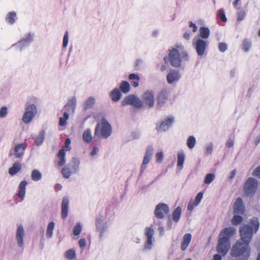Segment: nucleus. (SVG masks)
Returning a JSON list of instances; mask_svg holds the SVG:
<instances>
[{
	"label": "nucleus",
	"instance_id": "1",
	"mask_svg": "<svg viewBox=\"0 0 260 260\" xmlns=\"http://www.w3.org/2000/svg\"><path fill=\"white\" fill-rule=\"evenodd\" d=\"M249 225H244L240 227L239 232L243 242L237 241L231 250L232 256L239 257V260H247L250 255L249 244L253 233H255L259 228L258 218L253 217L250 221Z\"/></svg>",
	"mask_w": 260,
	"mask_h": 260
},
{
	"label": "nucleus",
	"instance_id": "2",
	"mask_svg": "<svg viewBox=\"0 0 260 260\" xmlns=\"http://www.w3.org/2000/svg\"><path fill=\"white\" fill-rule=\"evenodd\" d=\"M235 229L232 227L226 228L222 230L218 240L217 251L222 255H225L230 247V238L235 234Z\"/></svg>",
	"mask_w": 260,
	"mask_h": 260
},
{
	"label": "nucleus",
	"instance_id": "3",
	"mask_svg": "<svg viewBox=\"0 0 260 260\" xmlns=\"http://www.w3.org/2000/svg\"><path fill=\"white\" fill-rule=\"evenodd\" d=\"M168 59L172 66L179 67L182 60H187L188 54L182 45H177L170 50Z\"/></svg>",
	"mask_w": 260,
	"mask_h": 260
},
{
	"label": "nucleus",
	"instance_id": "4",
	"mask_svg": "<svg viewBox=\"0 0 260 260\" xmlns=\"http://www.w3.org/2000/svg\"><path fill=\"white\" fill-rule=\"evenodd\" d=\"M112 127L105 117L98 122L94 129V138L107 139L112 134Z\"/></svg>",
	"mask_w": 260,
	"mask_h": 260
},
{
	"label": "nucleus",
	"instance_id": "5",
	"mask_svg": "<svg viewBox=\"0 0 260 260\" xmlns=\"http://www.w3.org/2000/svg\"><path fill=\"white\" fill-rule=\"evenodd\" d=\"M258 182L253 178H249L245 182L243 189L247 196H253L256 191Z\"/></svg>",
	"mask_w": 260,
	"mask_h": 260
},
{
	"label": "nucleus",
	"instance_id": "6",
	"mask_svg": "<svg viewBox=\"0 0 260 260\" xmlns=\"http://www.w3.org/2000/svg\"><path fill=\"white\" fill-rule=\"evenodd\" d=\"M71 144V140L70 138H67L65 140L64 142V146L63 147L59 150L58 154L57 157L59 159L57 165L59 167L62 166L66 162V153L65 151H70L71 149V147L70 146Z\"/></svg>",
	"mask_w": 260,
	"mask_h": 260
},
{
	"label": "nucleus",
	"instance_id": "7",
	"mask_svg": "<svg viewBox=\"0 0 260 260\" xmlns=\"http://www.w3.org/2000/svg\"><path fill=\"white\" fill-rule=\"evenodd\" d=\"M121 104L123 106L131 105L138 108H141L143 107L142 101L133 94L126 96L122 101Z\"/></svg>",
	"mask_w": 260,
	"mask_h": 260
},
{
	"label": "nucleus",
	"instance_id": "8",
	"mask_svg": "<svg viewBox=\"0 0 260 260\" xmlns=\"http://www.w3.org/2000/svg\"><path fill=\"white\" fill-rule=\"evenodd\" d=\"M37 113V107L31 104L26 107L25 112L23 114L22 120L25 123H28L32 119Z\"/></svg>",
	"mask_w": 260,
	"mask_h": 260
},
{
	"label": "nucleus",
	"instance_id": "9",
	"mask_svg": "<svg viewBox=\"0 0 260 260\" xmlns=\"http://www.w3.org/2000/svg\"><path fill=\"white\" fill-rule=\"evenodd\" d=\"M208 44L207 41H204L202 39L193 40V45L198 55L202 56L205 53Z\"/></svg>",
	"mask_w": 260,
	"mask_h": 260
},
{
	"label": "nucleus",
	"instance_id": "10",
	"mask_svg": "<svg viewBox=\"0 0 260 260\" xmlns=\"http://www.w3.org/2000/svg\"><path fill=\"white\" fill-rule=\"evenodd\" d=\"M142 102L149 108H152L154 105L155 98L152 91H146L142 96Z\"/></svg>",
	"mask_w": 260,
	"mask_h": 260
},
{
	"label": "nucleus",
	"instance_id": "11",
	"mask_svg": "<svg viewBox=\"0 0 260 260\" xmlns=\"http://www.w3.org/2000/svg\"><path fill=\"white\" fill-rule=\"evenodd\" d=\"M169 208L168 205L164 203H159L155 207L154 214L158 219L163 218L165 215L169 213Z\"/></svg>",
	"mask_w": 260,
	"mask_h": 260
},
{
	"label": "nucleus",
	"instance_id": "12",
	"mask_svg": "<svg viewBox=\"0 0 260 260\" xmlns=\"http://www.w3.org/2000/svg\"><path fill=\"white\" fill-rule=\"evenodd\" d=\"M27 147V144L24 143H22L16 145L12 151L10 152V155H13L15 158H20L22 157L24 155V151Z\"/></svg>",
	"mask_w": 260,
	"mask_h": 260
},
{
	"label": "nucleus",
	"instance_id": "13",
	"mask_svg": "<svg viewBox=\"0 0 260 260\" xmlns=\"http://www.w3.org/2000/svg\"><path fill=\"white\" fill-rule=\"evenodd\" d=\"M169 96V91L167 89H163L158 94L156 98V106L160 108L166 103Z\"/></svg>",
	"mask_w": 260,
	"mask_h": 260
},
{
	"label": "nucleus",
	"instance_id": "14",
	"mask_svg": "<svg viewBox=\"0 0 260 260\" xmlns=\"http://www.w3.org/2000/svg\"><path fill=\"white\" fill-rule=\"evenodd\" d=\"M79 162H74V164L69 167H65L62 169V174L66 178H69L71 175L72 172L75 173L79 168Z\"/></svg>",
	"mask_w": 260,
	"mask_h": 260
},
{
	"label": "nucleus",
	"instance_id": "15",
	"mask_svg": "<svg viewBox=\"0 0 260 260\" xmlns=\"http://www.w3.org/2000/svg\"><path fill=\"white\" fill-rule=\"evenodd\" d=\"M234 212L235 214H243L245 211V207L241 198H238L234 204Z\"/></svg>",
	"mask_w": 260,
	"mask_h": 260
},
{
	"label": "nucleus",
	"instance_id": "16",
	"mask_svg": "<svg viewBox=\"0 0 260 260\" xmlns=\"http://www.w3.org/2000/svg\"><path fill=\"white\" fill-rule=\"evenodd\" d=\"M174 122L173 117H168L165 120L162 121L159 125L156 126V130L158 132H163L167 130Z\"/></svg>",
	"mask_w": 260,
	"mask_h": 260
},
{
	"label": "nucleus",
	"instance_id": "17",
	"mask_svg": "<svg viewBox=\"0 0 260 260\" xmlns=\"http://www.w3.org/2000/svg\"><path fill=\"white\" fill-rule=\"evenodd\" d=\"M69 200L68 198L64 197L62 199L61 203V217L63 219L67 218L68 215Z\"/></svg>",
	"mask_w": 260,
	"mask_h": 260
},
{
	"label": "nucleus",
	"instance_id": "18",
	"mask_svg": "<svg viewBox=\"0 0 260 260\" xmlns=\"http://www.w3.org/2000/svg\"><path fill=\"white\" fill-rule=\"evenodd\" d=\"M153 154V148L151 146L147 148L144 156L142 165L141 167V171H144L146 168V165L149 162L151 157Z\"/></svg>",
	"mask_w": 260,
	"mask_h": 260
},
{
	"label": "nucleus",
	"instance_id": "19",
	"mask_svg": "<svg viewBox=\"0 0 260 260\" xmlns=\"http://www.w3.org/2000/svg\"><path fill=\"white\" fill-rule=\"evenodd\" d=\"M203 193L202 192H199L197 194L194 201H189L187 207L188 210L189 211H191L193 210L194 207L198 205V204L200 203L202 199L203 198Z\"/></svg>",
	"mask_w": 260,
	"mask_h": 260
},
{
	"label": "nucleus",
	"instance_id": "20",
	"mask_svg": "<svg viewBox=\"0 0 260 260\" xmlns=\"http://www.w3.org/2000/svg\"><path fill=\"white\" fill-rule=\"evenodd\" d=\"M192 238V236L190 233L185 234L183 238L181 243V249L182 251H185L189 245Z\"/></svg>",
	"mask_w": 260,
	"mask_h": 260
},
{
	"label": "nucleus",
	"instance_id": "21",
	"mask_svg": "<svg viewBox=\"0 0 260 260\" xmlns=\"http://www.w3.org/2000/svg\"><path fill=\"white\" fill-rule=\"evenodd\" d=\"M24 236V230L21 225L18 226L16 232V239L18 245L19 247L23 246V239Z\"/></svg>",
	"mask_w": 260,
	"mask_h": 260
},
{
	"label": "nucleus",
	"instance_id": "22",
	"mask_svg": "<svg viewBox=\"0 0 260 260\" xmlns=\"http://www.w3.org/2000/svg\"><path fill=\"white\" fill-rule=\"evenodd\" d=\"M180 76L177 71L175 70L171 71L167 75V81L169 83L172 84L174 82L178 80Z\"/></svg>",
	"mask_w": 260,
	"mask_h": 260
},
{
	"label": "nucleus",
	"instance_id": "23",
	"mask_svg": "<svg viewBox=\"0 0 260 260\" xmlns=\"http://www.w3.org/2000/svg\"><path fill=\"white\" fill-rule=\"evenodd\" d=\"M27 184L26 181H22L19 185V190L18 192V197L21 199L23 198L25 193V187Z\"/></svg>",
	"mask_w": 260,
	"mask_h": 260
},
{
	"label": "nucleus",
	"instance_id": "24",
	"mask_svg": "<svg viewBox=\"0 0 260 260\" xmlns=\"http://www.w3.org/2000/svg\"><path fill=\"white\" fill-rule=\"evenodd\" d=\"M21 169V164L19 162H15L12 167L9 170V173L11 175H14Z\"/></svg>",
	"mask_w": 260,
	"mask_h": 260
},
{
	"label": "nucleus",
	"instance_id": "25",
	"mask_svg": "<svg viewBox=\"0 0 260 260\" xmlns=\"http://www.w3.org/2000/svg\"><path fill=\"white\" fill-rule=\"evenodd\" d=\"M129 80H131V84L134 87H137L139 86L140 77L139 76L134 73H132L129 75Z\"/></svg>",
	"mask_w": 260,
	"mask_h": 260
},
{
	"label": "nucleus",
	"instance_id": "26",
	"mask_svg": "<svg viewBox=\"0 0 260 260\" xmlns=\"http://www.w3.org/2000/svg\"><path fill=\"white\" fill-rule=\"evenodd\" d=\"M83 140L86 143H89L92 141V137L90 129H87L83 134Z\"/></svg>",
	"mask_w": 260,
	"mask_h": 260
},
{
	"label": "nucleus",
	"instance_id": "27",
	"mask_svg": "<svg viewBox=\"0 0 260 260\" xmlns=\"http://www.w3.org/2000/svg\"><path fill=\"white\" fill-rule=\"evenodd\" d=\"M200 36L202 39H208L210 35V30L206 27H201L200 29Z\"/></svg>",
	"mask_w": 260,
	"mask_h": 260
},
{
	"label": "nucleus",
	"instance_id": "28",
	"mask_svg": "<svg viewBox=\"0 0 260 260\" xmlns=\"http://www.w3.org/2000/svg\"><path fill=\"white\" fill-rule=\"evenodd\" d=\"M111 97L113 101H118L121 96V92L117 88H115L111 92Z\"/></svg>",
	"mask_w": 260,
	"mask_h": 260
},
{
	"label": "nucleus",
	"instance_id": "29",
	"mask_svg": "<svg viewBox=\"0 0 260 260\" xmlns=\"http://www.w3.org/2000/svg\"><path fill=\"white\" fill-rule=\"evenodd\" d=\"M76 106V99L73 97L70 100H69L67 105H65L64 108L67 109L68 111L72 110L73 111L75 110Z\"/></svg>",
	"mask_w": 260,
	"mask_h": 260
},
{
	"label": "nucleus",
	"instance_id": "30",
	"mask_svg": "<svg viewBox=\"0 0 260 260\" xmlns=\"http://www.w3.org/2000/svg\"><path fill=\"white\" fill-rule=\"evenodd\" d=\"M181 214V208L180 207H177L173 212L172 216L173 219L176 222H177L180 218Z\"/></svg>",
	"mask_w": 260,
	"mask_h": 260
},
{
	"label": "nucleus",
	"instance_id": "31",
	"mask_svg": "<svg viewBox=\"0 0 260 260\" xmlns=\"http://www.w3.org/2000/svg\"><path fill=\"white\" fill-rule=\"evenodd\" d=\"M16 18V13L14 12H10L6 16V20L10 24H13L15 22Z\"/></svg>",
	"mask_w": 260,
	"mask_h": 260
},
{
	"label": "nucleus",
	"instance_id": "32",
	"mask_svg": "<svg viewBox=\"0 0 260 260\" xmlns=\"http://www.w3.org/2000/svg\"><path fill=\"white\" fill-rule=\"evenodd\" d=\"M120 90L124 93H127L130 90V85L127 81H122L119 86Z\"/></svg>",
	"mask_w": 260,
	"mask_h": 260
},
{
	"label": "nucleus",
	"instance_id": "33",
	"mask_svg": "<svg viewBox=\"0 0 260 260\" xmlns=\"http://www.w3.org/2000/svg\"><path fill=\"white\" fill-rule=\"evenodd\" d=\"M42 175L41 172L36 169L33 170L31 172V177L34 181H37L42 178Z\"/></svg>",
	"mask_w": 260,
	"mask_h": 260
},
{
	"label": "nucleus",
	"instance_id": "34",
	"mask_svg": "<svg viewBox=\"0 0 260 260\" xmlns=\"http://www.w3.org/2000/svg\"><path fill=\"white\" fill-rule=\"evenodd\" d=\"M32 40V36L30 34H28L26 38L22 39L17 44V45L21 46L25 44H29Z\"/></svg>",
	"mask_w": 260,
	"mask_h": 260
},
{
	"label": "nucleus",
	"instance_id": "35",
	"mask_svg": "<svg viewBox=\"0 0 260 260\" xmlns=\"http://www.w3.org/2000/svg\"><path fill=\"white\" fill-rule=\"evenodd\" d=\"M54 228V223L53 222L49 223L46 231V236L47 238H50L52 236Z\"/></svg>",
	"mask_w": 260,
	"mask_h": 260
},
{
	"label": "nucleus",
	"instance_id": "36",
	"mask_svg": "<svg viewBox=\"0 0 260 260\" xmlns=\"http://www.w3.org/2000/svg\"><path fill=\"white\" fill-rule=\"evenodd\" d=\"M64 256L66 258L72 260L76 257V253L75 250L71 249L67 251L64 253Z\"/></svg>",
	"mask_w": 260,
	"mask_h": 260
},
{
	"label": "nucleus",
	"instance_id": "37",
	"mask_svg": "<svg viewBox=\"0 0 260 260\" xmlns=\"http://www.w3.org/2000/svg\"><path fill=\"white\" fill-rule=\"evenodd\" d=\"M185 159V155L183 152L179 153L177 155V166L182 168L184 161Z\"/></svg>",
	"mask_w": 260,
	"mask_h": 260
},
{
	"label": "nucleus",
	"instance_id": "38",
	"mask_svg": "<svg viewBox=\"0 0 260 260\" xmlns=\"http://www.w3.org/2000/svg\"><path fill=\"white\" fill-rule=\"evenodd\" d=\"M44 132L42 131L39 136L35 139V143L39 146L41 145L44 140Z\"/></svg>",
	"mask_w": 260,
	"mask_h": 260
},
{
	"label": "nucleus",
	"instance_id": "39",
	"mask_svg": "<svg viewBox=\"0 0 260 260\" xmlns=\"http://www.w3.org/2000/svg\"><path fill=\"white\" fill-rule=\"evenodd\" d=\"M69 118V114L68 112H64L63 117L59 118V124L60 126H64L67 124V120Z\"/></svg>",
	"mask_w": 260,
	"mask_h": 260
},
{
	"label": "nucleus",
	"instance_id": "40",
	"mask_svg": "<svg viewBox=\"0 0 260 260\" xmlns=\"http://www.w3.org/2000/svg\"><path fill=\"white\" fill-rule=\"evenodd\" d=\"M196 139L193 136H189L187 141V145L189 149H192L196 144Z\"/></svg>",
	"mask_w": 260,
	"mask_h": 260
},
{
	"label": "nucleus",
	"instance_id": "41",
	"mask_svg": "<svg viewBox=\"0 0 260 260\" xmlns=\"http://www.w3.org/2000/svg\"><path fill=\"white\" fill-rule=\"evenodd\" d=\"M251 42L247 39H244L242 42V49L245 52L249 51L251 48Z\"/></svg>",
	"mask_w": 260,
	"mask_h": 260
},
{
	"label": "nucleus",
	"instance_id": "42",
	"mask_svg": "<svg viewBox=\"0 0 260 260\" xmlns=\"http://www.w3.org/2000/svg\"><path fill=\"white\" fill-rule=\"evenodd\" d=\"M242 220L243 218L241 216L236 215L234 216L232 222L233 225H238L241 223Z\"/></svg>",
	"mask_w": 260,
	"mask_h": 260
},
{
	"label": "nucleus",
	"instance_id": "43",
	"mask_svg": "<svg viewBox=\"0 0 260 260\" xmlns=\"http://www.w3.org/2000/svg\"><path fill=\"white\" fill-rule=\"evenodd\" d=\"M94 103V99L92 97L89 98L85 103V108L88 109L91 107Z\"/></svg>",
	"mask_w": 260,
	"mask_h": 260
},
{
	"label": "nucleus",
	"instance_id": "44",
	"mask_svg": "<svg viewBox=\"0 0 260 260\" xmlns=\"http://www.w3.org/2000/svg\"><path fill=\"white\" fill-rule=\"evenodd\" d=\"M215 178V175L214 174H208L204 180V183L205 184L210 183Z\"/></svg>",
	"mask_w": 260,
	"mask_h": 260
},
{
	"label": "nucleus",
	"instance_id": "45",
	"mask_svg": "<svg viewBox=\"0 0 260 260\" xmlns=\"http://www.w3.org/2000/svg\"><path fill=\"white\" fill-rule=\"evenodd\" d=\"M81 230H82L81 225L80 223H78L76 224V225L74 228L73 233L75 235L78 236L80 234Z\"/></svg>",
	"mask_w": 260,
	"mask_h": 260
},
{
	"label": "nucleus",
	"instance_id": "46",
	"mask_svg": "<svg viewBox=\"0 0 260 260\" xmlns=\"http://www.w3.org/2000/svg\"><path fill=\"white\" fill-rule=\"evenodd\" d=\"M217 16L219 18L221 19L223 22H226L227 21L226 17L223 10L218 11Z\"/></svg>",
	"mask_w": 260,
	"mask_h": 260
},
{
	"label": "nucleus",
	"instance_id": "47",
	"mask_svg": "<svg viewBox=\"0 0 260 260\" xmlns=\"http://www.w3.org/2000/svg\"><path fill=\"white\" fill-rule=\"evenodd\" d=\"M237 21H240L243 20L245 16H246V12L243 10H240L239 12H238L237 14Z\"/></svg>",
	"mask_w": 260,
	"mask_h": 260
},
{
	"label": "nucleus",
	"instance_id": "48",
	"mask_svg": "<svg viewBox=\"0 0 260 260\" xmlns=\"http://www.w3.org/2000/svg\"><path fill=\"white\" fill-rule=\"evenodd\" d=\"M145 235L147 238H152L153 235V230L151 228L146 229Z\"/></svg>",
	"mask_w": 260,
	"mask_h": 260
},
{
	"label": "nucleus",
	"instance_id": "49",
	"mask_svg": "<svg viewBox=\"0 0 260 260\" xmlns=\"http://www.w3.org/2000/svg\"><path fill=\"white\" fill-rule=\"evenodd\" d=\"M68 41H69V36H68V32L66 31L63 39V43H62V46L64 48H66L68 44Z\"/></svg>",
	"mask_w": 260,
	"mask_h": 260
},
{
	"label": "nucleus",
	"instance_id": "50",
	"mask_svg": "<svg viewBox=\"0 0 260 260\" xmlns=\"http://www.w3.org/2000/svg\"><path fill=\"white\" fill-rule=\"evenodd\" d=\"M7 108L6 107H3L0 110V118L5 117L7 114Z\"/></svg>",
	"mask_w": 260,
	"mask_h": 260
},
{
	"label": "nucleus",
	"instance_id": "51",
	"mask_svg": "<svg viewBox=\"0 0 260 260\" xmlns=\"http://www.w3.org/2000/svg\"><path fill=\"white\" fill-rule=\"evenodd\" d=\"M164 158V154L162 152H159L156 154V160L157 162H161Z\"/></svg>",
	"mask_w": 260,
	"mask_h": 260
},
{
	"label": "nucleus",
	"instance_id": "52",
	"mask_svg": "<svg viewBox=\"0 0 260 260\" xmlns=\"http://www.w3.org/2000/svg\"><path fill=\"white\" fill-rule=\"evenodd\" d=\"M218 48L220 51L224 52L228 48L227 45L224 43H220L218 45Z\"/></svg>",
	"mask_w": 260,
	"mask_h": 260
},
{
	"label": "nucleus",
	"instance_id": "53",
	"mask_svg": "<svg viewBox=\"0 0 260 260\" xmlns=\"http://www.w3.org/2000/svg\"><path fill=\"white\" fill-rule=\"evenodd\" d=\"M152 238H147L146 243L145 245V248L146 249H150L152 244Z\"/></svg>",
	"mask_w": 260,
	"mask_h": 260
},
{
	"label": "nucleus",
	"instance_id": "54",
	"mask_svg": "<svg viewBox=\"0 0 260 260\" xmlns=\"http://www.w3.org/2000/svg\"><path fill=\"white\" fill-rule=\"evenodd\" d=\"M79 244L80 247L83 249L86 246V240L84 238L80 239L79 241Z\"/></svg>",
	"mask_w": 260,
	"mask_h": 260
},
{
	"label": "nucleus",
	"instance_id": "55",
	"mask_svg": "<svg viewBox=\"0 0 260 260\" xmlns=\"http://www.w3.org/2000/svg\"><path fill=\"white\" fill-rule=\"evenodd\" d=\"M253 175L257 177L260 178V166L257 167L253 173Z\"/></svg>",
	"mask_w": 260,
	"mask_h": 260
},
{
	"label": "nucleus",
	"instance_id": "56",
	"mask_svg": "<svg viewBox=\"0 0 260 260\" xmlns=\"http://www.w3.org/2000/svg\"><path fill=\"white\" fill-rule=\"evenodd\" d=\"M189 27L192 28L193 32H195L197 31V30L198 29V27H197V25L194 23H193L192 21L189 22Z\"/></svg>",
	"mask_w": 260,
	"mask_h": 260
},
{
	"label": "nucleus",
	"instance_id": "57",
	"mask_svg": "<svg viewBox=\"0 0 260 260\" xmlns=\"http://www.w3.org/2000/svg\"><path fill=\"white\" fill-rule=\"evenodd\" d=\"M234 145V141L232 140H230L227 141L226 143V146L228 148H231Z\"/></svg>",
	"mask_w": 260,
	"mask_h": 260
},
{
	"label": "nucleus",
	"instance_id": "58",
	"mask_svg": "<svg viewBox=\"0 0 260 260\" xmlns=\"http://www.w3.org/2000/svg\"><path fill=\"white\" fill-rule=\"evenodd\" d=\"M190 33L188 31H186L185 32L184 34V35H183V38L185 39V40H189V38H190Z\"/></svg>",
	"mask_w": 260,
	"mask_h": 260
},
{
	"label": "nucleus",
	"instance_id": "59",
	"mask_svg": "<svg viewBox=\"0 0 260 260\" xmlns=\"http://www.w3.org/2000/svg\"><path fill=\"white\" fill-rule=\"evenodd\" d=\"M236 170H233V171H232V172L231 173V175H230V177H229V178H230V179H233V178L235 177V175H236Z\"/></svg>",
	"mask_w": 260,
	"mask_h": 260
},
{
	"label": "nucleus",
	"instance_id": "60",
	"mask_svg": "<svg viewBox=\"0 0 260 260\" xmlns=\"http://www.w3.org/2000/svg\"><path fill=\"white\" fill-rule=\"evenodd\" d=\"M213 260H221V256L219 254H216L213 256Z\"/></svg>",
	"mask_w": 260,
	"mask_h": 260
},
{
	"label": "nucleus",
	"instance_id": "61",
	"mask_svg": "<svg viewBox=\"0 0 260 260\" xmlns=\"http://www.w3.org/2000/svg\"><path fill=\"white\" fill-rule=\"evenodd\" d=\"M97 150H98V148H97L96 147H95V146L93 147V148L92 149V150L91 152L90 155L91 156L94 155L96 153V152H97Z\"/></svg>",
	"mask_w": 260,
	"mask_h": 260
},
{
	"label": "nucleus",
	"instance_id": "62",
	"mask_svg": "<svg viewBox=\"0 0 260 260\" xmlns=\"http://www.w3.org/2000/svg\"><path fill=\"white\" fill-rule=\"evenodd\" d=\"M158 231H159L160 234L162 235L164 232V228L162 227H159Z\"/></svg>",
	"mask_w": 260,
	"mask_h": 260
},
{
	"label": "nucleus",
	"instance_id": "63",
	"mask_svg": "<svg viewBox=\"0 0 260 260\" xmlns=\"http://www.w3.org/2000/svg\"><path fill=\"white\" fill-rule=\"evenodd\" d=\"M166 69V67L165 65H162L160 67V70L161 71H164Z\"/></svg>",
	"mask_w": 260,
	"mask_h": 260
},
{
	"label": "nucleus",
	"instance_id": "64",
	"mask_svg": "<svg viewBox=\"0 0 260 260\" xmlns=\"http://www.w3.org/2000/svg\"><path fill=\"white\" fill-rule=\"evenodd\" d=\"M256 260H260V252L258 253Z\"/></svg>",
	"mask_w": 260,
	"mask_h": 260
}]
</instances>
